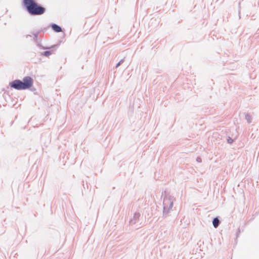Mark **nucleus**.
<instances>
[{
	"instance_id": "20e7f679",
	"label": "nucleus",
	"mask_w": 259,
	"mask_h": 259,
	"mask_svg": "<svg viewBox=\"0 0 259 259\" xmlns=\"http://www.w3.org/2000/svg\"><path fill=\"white\" fill-rule=\"evenodd\" d=\"M163 215L166 214L168 213L169 210L172 208L173 206V201L172 199H169L168 200L164 199L163 202Z\"/></svg>"
},
{
	"instance_id": "4468645a",
	"label": "nucleus",
	"mask_w": 259,
	"mask_h": 259,
	"mask_svg": "<svg viewBox=\"0 0 259 259\" xmlns=\"http://www.w3.org/2000/svg\"><path fill=\"white\" fill-rule=\"evenodd\" d=\"M31 36L30 35H27L26 36V38H28V37H31Z\"/></svg>"
},
{
	"instance_id": "423d86ee",
	"label": "nucleus",
	"mask_w": 259,
	"mask_h": 259,
	"mask_svg": "<svg viewBox=\"0 0 259 259\" xmlns=\"http://www.w3.org/2000/svg\"><path fill=\"white\" fill-rule=\"evenodd\" d=\"M220 224V221L217 217L213 218L212 220V225L214 228H217L219 226Z\"/></svg>"
},
{
	"instance_id": "f8f14e48",
	"label": "nucleus",
	"mask_w": 259,
	"mask_h": 259,
	"mask_svg": "<svg viewBox=\"0 0 259 259\" xmlns=\"http://www.w3.org/2000/svg\"><path fill=\"white\" fill-rule=\"evenodd\" d=\"M39 47H41L44 50H48V49H50L52 48H53L54 47V46H51V47H42L40 44H38L37 45Z\"/></svg>"
},
{
	"instance_id": "1a4fd4ad",
	"label": "nucleus",
	"mask_w": 259,
	"mask_h": 259,
	"mask_svg": "<svg viewBox=\"0 0 259 259\" xmlns=\"http://www.w3.org/2000/svg\"><path fill=\"white\" fill-rule=\"evenodd\" d=\"M235 139H236V137H234V138H231V137L228 136L227 140L228 143L232 144L234 142V140H235Z\"/></svg>"
},
{
	"instance_id": "0eeeda50",
	"label": "nucleus",
	"mask_w": 259,
	"mask_h": 259,
	"mask_svg": "<svg viewBox=\"0 0 259 259\" xmlns=\"http://www.w3.org/2000/svg\"><path fill=\"white\" fill-rule=\"evenodd\" d=\"M52 51L47 50V51H45L43 52L42 53H41V55L44 56L45 57H49V56H50L52 54Z\"/></svg>"
},
{
	"instance_id": "9d476101",
	"label": "nucleus",
	"mask_w": 259,
	"mask_h": 259,
	"mask_svg": "<svg viewBox=\"0 0 259 259\" xmlns=\"http://www.w3.org/2000/svg\"><path fill=\"white\" fill-rule=\"evenodd\" d=\"M33 35H34L33 40L36 42L37 43L38 42V33L36 32V33H33Z\"/></svg>"
},
{
	"instance_id": "7ed1b4c3",
	"label": "nucleus",
	"mask_w": 259,
	"mask_h": 259,
	"mask_svg": "<svg viewBox=\"0 0 259 259\" xmlns=\"http://www.w3.org/2000/svg\"><path fill=\"white\" fill-rule=\"evenodd\" d=\"M140 213L135 212L134 214L133 219H132L129 222L130 225H135V228L137 229L140 228L141 222H140Z\"/></svg>"
},
{
	"instance_id": "9b49d317",
	"label": "nucleus",
	"mask_w": 259,
	"mask_h": 259,
	"mask_svg": "<svg viewBox=\"0 0 259 259\" xmlns=\"http://www.w3.org/2000/svg\"><path fill=\"white\" fill-rule=\"evenodd\" d=\"M124 62L123 59L120 60L116 65V68L118 67Z\"/></svg>"
},
{
	"instance_id": "39448f33",
	"label": "nucleus",
	"mask_w": 259,
	"mask_h": 259,
	"mask_svg": "<svg viewBox=\"0 0 259 259\" xmlns=\"http://www.w3.org/2000/svg\"><path fill=\"white\" fill-rule=\"evenodd\" d=\"M52 29L56 32H60L62 31V28L55 23H52L51 25Z\"/></svg>"
},
{
	"instance_id": "f257e3e1",
	"label": "nucleus",
	"mask_w": 259,
	"mask_h": 259,
	"mask_svg": "<svg viewBox=\"0 0 259 259\" xmlns=\"http://www.w3.org/2000/svg\"><path fill=\"white\" fill-rule=\"evenodd\" d=\"M22 4L31 16L41 15L46 11V8L37 3L36 0H23Z\"/></svg>"
},
{
	"instance_id": "ddd939ff",
	"label": "nucleus",
	"mask_w": 259,
	"mask_h": 259,
	"mask_svg": "<svg viewBox=\"0 0 259 259\" xmlns=\"http://www.w3.org/2000/svg\"><path fill=\"white\" fill-rule=\"evenodd\" d=\"M196 161L198 162H201V158L200 157H197L196 158Z\"/></svg>"
},
{
	"instance_id": "6e6552de",
	"label": "nucleus",
	"mask_w": 259,
	"mask_h": 259,
	"mask_svg": "<svg viewBox=\"0 0 259 259\" xmlns=\"http://www.w3.org/2000/svg\"><path fill=\"white\" fill-rule=\"evenodd\" d=\"M245 118L247 120V122L248 123H251V116L249 114L247 113V114H245Z\"/></svg>"
},
{
	"instance_id": "f03ea898",
	"label": "nucleus",
	"mask_w": 259,
	"mask_h": 259,
	"mask_svg": "<svg viewBox=\"0 0 259 259\" xmlns=\"http://www.w3.org/2000/svg\"><path fill=\"white\" fill-rule=\"evenodd\" d=\"M33 83V79L30 76H25L23 80H14L9 83L11 88L17 90H24L31 88Z\"/></svg>"
}]
</instances>
